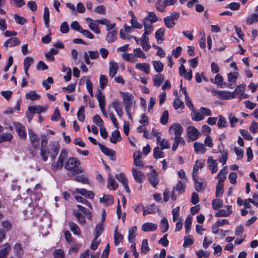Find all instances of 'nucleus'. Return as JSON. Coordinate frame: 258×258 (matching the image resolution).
Masks as SVG:
<instances>
[{"mask_svg": "<svg viewBox=\"0 0 258 258\" xmlns=\"http://www.w3.org/2000/svg\"><path fill=\"white\" fill-rule=\"evenodd\" d=\"M183 131L181 125L179 123H173L170 125L169 132L171 134L173 133L175 135L174 142L173 145H178L179 144H184L185 143L183 139L181 137V135Z\"/></svg>", "mask_w": 258, "mask_h": 258, "instance_id": "obj_1", "label": "nucleus"}, {"mask_svg": "<svg viewBox=\"0 0 258 258\" xmlns=\"http://www.w3.org/2000/svg\"><path fill=\"white\" fill-rule=\"evenodd\" d=\"M77 207L78 208V210H73V214L77 218L80 224L84 225L86 223V220L85 217L82 214L81 212H82L84 215H86L89 220H91V212L86 208L80 205H78Z\"/></svg>", "mask_w": 258, "mask_h": 258, "instance_id": "obj_2", "label": "nucleus"}, {"mask_svg": "<svg viewBox=\"0 0 258 258\" xmlns=\"http://www.w3.org/2000/svg\"><path fill=\"white\" fill-rule=\"evenodd\" d=\"M80 165V161L76 158L71 157L68 159L66 164L65 168L68 170L73 171L75 173L83 172V170L78 166Z\"/></svg>", "mask_w": 258, "mask_h": 258, "instance_id": "obj_3", "label": "nucleus"}, {"mask_svg": "<svg viewBox=\"0 0 258 258\" xmlns=\"http://www.w3.org/2000/svg\"><path fill=\"white\" fill-rule=\"evenodd\" d=\"M67 157L68 154L67 151L65 150H62L60 152L57 161L52 164V169L55 171L61 169L63 165L64 161Z\"/></svg>", "mask_w": 258, "mask_h": 258, "instance_id": "obj_4", "label": "nucleus"}, {"mask_svg": "<svg viewBox=\"0 0 258 258\" xmlns=\"http://www.w3.org/2000/svg\"><path fill=\"white\" fill-rule=\"evenodd\" d=\"M123 103L125 105V110H131L134 103V96L128 92H120Z\"/></svg>", "mask_w": 258, "mask_h": 258, "instance_id": "obj_5", "label": "nucleus"}, {"mask_svg": "<svg viewBox=\"0 0 258 258\" xmlns=\"http://www.w3.org/2000/svg\"><path fill=\"white\" fill-rule=\"evenodd\" d=\"M187 141L188 142L196 140L200 136L198 130L194 126H189L186 128Z\"/></svg>", "mask_w": 258, "mask_h": 258, "instance_id": "obj_6", "label": "nucleus"}, {"mask_svg": "<svg viewBox=\"0 0 258 258\" xmlns=\"http://www.w3.org/2000/svg\"><path fill=\"white\" fill-rule=\"evenodd\" d=\"M147 178L151 184L154 187L159 183V179L158 177V173L155 170H153L148 173Z\"/></svg>", "mask_w": 258, "mask_h": 258, "instance_id": "obj_7", "label": "nucleus"}, {"mask_svg": "<svg viewBox=\"0 0 258 258\" xmlns=\"http://www.w3.org/2000/svg\"><path fill=\"white\" fill-rule=\"evenodd\" d=\"M214 95L221 100H228L234 98L233 94L228 91H216L214 92Z\"/></svg>", "mask_w": 258, "mask_h": 258, "instance_id": "obj_8", "label": "nucleus"}, {"mask_svg": "<svg viewBox=\"0 0 258 258\" xmlns=\"http://www.w3.org/2000/svg\"><path fill=\"white\" fill-rule=\"evenodd\" d=\"M14 125L19 137L22 139H26L27 134L25 126L19 122L15 123Z\"/></svg>", "mask_w": 258, "mask_h": 258, "instance_id": "obj_9", "label": "nucleus"}, {"mask_svg": "<svg viewBox=\"0 0 258 258\" xmlns=\"http://www.w3.org/2000/svg\"><path fill=\"white\" fill-rule=\"evenodd\" d=\"M115 177L119 182H121L122 184L126 191L127 193H130V190L128 186L127 179L125 177L124 174L122 173L117 174L115 175Z\"/></svg>", "mask_w": 258, "mask_h": 258, "instance_id": "obj_10", "label": "nucleus"}, {"mask_svg": "<svg viewBox=\"0 0 258 258\" xmlns=\"http://www.w3.org/2000/svg\"><path fill=\"white\" fill-rule=\"evenodd\" d=\"M132 172L135 180L139 182H142L145 179V175L141 171H138L135 168L132 169Z\"/></svg>", "mask_w": 258, "mask_h": 258, "instance_id": "obj_11", "label": "nucleus"}, {"mask_svg": "<svg viewBox=\"0 0 258 258\" xmlns=\"http://www.w3.org/2000/svg\"><path fill=\"white\" fill-rule=\"evenodd\" d=\"M36 150H39V146H33ZM40 155L41 156L43 160V161H45L47 160L48 156L49 155L50 152L48 148V146H41L40 147Z\"/></svg>", "mask_w": 258, "mask_h": 258, "instance_id": "obj_12", "label": "nucleus"}, {"mask_svg": "<svg viewBox=\"0 0 258 258\" xmlns=\"http://www.w3.org/2000/svg\"><path fill=\"white\" fill-rule=\"evenodd\" d=\"M170 146H156L153 150V156L155 159H159L164 157L162 150L169 148Z\"/></svg>", "mask_w": 258, "mask_h": 258, "instance_id": "obj_13", "label": "nucleus"}, {"mask_svg": "<svg viewBox=\"0 0 258 258\" xmlns=\"http://www.w3.org/2000/svg\"><path fill=\"white\" fill-rule=\"evenodd\" d=\"M111 106L115 110L116 113L119 117H122L123 115V112L120 103L117 101V99L114 100L111 104Z\"/></svg>", "mask_w": 258, "mask_h": 258, "instance_id": "obj_14", "label": "nucleus"}, {"mask_svg": "<svg viewBox=\"0 0 258 258\" xmlns=\"http://www.w3.org/2000/svg\"><path fill=\"white\" fill-rule=\"evenodd\" d=\"M20 44L21 41L17 37H12L4 43V46L7 48L19 45Z\"/></svg>", "mask_w": 258, "mask_h": 258, "instance_id": "obj_15", "label": "nucleus"}, {"mask_svg": "<svg viewBox=\"0 0 258 258\" xmlns=\"http://www.w3.org/2000/svg\"><path fill=\"white\" fill-rule=\"evenodd\" d=\"M142 22L144 26L145 34H151L153 31V23L149 21V20H147V18H144Z\"/></svg>", "mask_w": 258, "mask_h": 258, "instance_id": "obj_16", "label": "nucleus"}, {"mask_svg": "<svg viewBox=\"0 0 258 258\" xmlns=\"http://www.w3.org/2000/svg\"><path fill=\"white\" fill-rule=\"evenodd\" d=\"M76 192L80 194L89 199H93L94 197V194L92 191L87 190L85 188H77L76 189Z\"/></svg>", "mask_w": 258, "mask_h": 258, "instance_id": "obj_17", "label": "nucleus"}, {"mask_svg": "<svg viewBox=\"0 0 258 258\" xmlns=\"http://www.w3.org/2000/svg\"><path fill=\"white\" fill-rule=\"evenodd\" d=\"M209 168L211 170V173L214 174L218 170V164L216 160H214L211 157H209L207 160Z\"/></svg>", "mask_w": 258, "mask_h": 258, "instance_id": "obj_18", "label": "nucleus"}, {"mask_svg": "<svg viewBox=\"0 0 258 258\" xmlns=\"http://www.w3.org/2000/svg\"><path fill=\"white\" fill-rule=\"evenodd\" d=\"M137 227L136 226H134L130 227L128 231V240L130 242L132 243H135V238L136 236Z\"/></svg>", "mask_w": 258, "mask_h": 258, "instance_id": "obj_19", "label": "nucleus"}, {"mask_svg": "<svg viewBox=\"0 0 258 258\" xmlns=\"http://www.w3.org/2000/svg\"><path fill=\"white\" fill-rule=\"evenodd\" d=\"M225 178H222L218 180L217 185L216 186V197H219L222 196L223 193V182Z\"/></svg>", "mask_w": 258, "mask_h": 258, "instance_id": "obj_20", "label": "nucleus"}, {"mask_svg": "<svg viewBox=\"0 0 258 258\" xmlns=\"http://www.w3.org/2000/svg\"><path fill=\"white\" fill-rule=\"evenodd\" d=\"M157 228V225L152 223H145L142 226V230L144 232L154 231Z\"/></svg>", "mask_w": 258, "mask_h": 258, "instance_id": "obj_21", "label": "nucleus"}, {"mask_svg": "<svg viewBox=\"0 0 258 258\" xmlns=\"http://www.w3.org/2000/svg\"><path fill=\"white\" fill-rule=\"evenodd\" d=\"M107 185L108 188L113 190H115L118 187V183L113 179V176L110 173H109L108 174V182Z\"/></svg>", "mask_w": 258, "mask_h": 258, "instance_id": "obj_22", "label": "nucleus"}, {"mask_svg": "<svg viewBox=\"0 0 258 258\" xmlns=\"http://www.w3.org/2000/svg\"><path fill=\"white\" fill-rule=\"evenodd\" d=\"M121 140L120 133L118 130H114L111 133L110 137V141L112 144H116L117 142Z\"/></svg>", "mask_w": 258, "mask_h": 258, "instance_id": "obj_23", "label": "nucleus"}, {"mask_svg": "<svg viewBox=\"0 0 258 258\" xmlns=\"http://www.w3.org/2000/svg\"><path fill=\"white\" fill-rule=\"evenodd\" d=\"M135 68L140 71H143L146 74H150V65L147 63H136Z\"/></svg>", "mask_w": 258, "mask_h": 258, "instance_id": "obj_24", "label": "nucleus"}, {"mask_svg": "<svg viewBox=\"0 0 258 258\" xmlns=\"http://www.w3.org/2000/svg\"><path fill=\"white\" fill-rule=\"evenodd\" d=\"M192 178L194 181V186L197 191L200 192L205 188V185L202 181H199L197 179V176L193 175Z\"/></svg>", "mask_w": 258, "mask_h": 258, "instance_id": "obj_25", "label": "nucleus"}, {"mask_svg": "<svg viewBox=\"0 0 258 258\" xmlns=\"http://www.w3.org/2000/svg\"><path fill=\"white\" fill-rule=\"evenodd\" d=\"M95 96L98 101L99 107H105V98L103 93L98 90Z\"/></svg>", "mask_w": 258, "mask_h": 258, "instance_id": "obj_26", "label": "nucleus"}, {"mask_svg": "<svg viewBox=\"0 0 258 258\" xmlns=\"http://www.w3.org/2000/svg\"><path fill=\"white\" fill-rule=\"evenodd\" d=\"M118 64L114 62H111L109 63V76L111 78L114 77L116 74L118 70Z\"/></svg>", "mask_w": 258, "mask_h": 258, "instance_id": "obj_27", "label": "nucleus"}, {"mask_svg": "<svg viewBox=\"0 0 258 258\" xmlns=\"http://www.w3.org/2000/svg\"><path fill=\"white\" fill-rule=\"evenodd\" d=\"M165 29L161 28L155 32V38L158 44L161 43L163 41V37L164 34Z\"/></svg>", "mask_w": 258, "mask_h": 258, "instance_id": "obj_28", "label": "nucleus"}, {"mask_svg": "<svg viewBox=\"0 0 258 258\" xmlns=\"http://www.w3.org/2000/svg\"><path fill=\"white\" fill-rule=\"evenodd\" d=\"M113 197L111 195H104L100 199V202L105 204L106 206L113 204Z\"/></svg>", "mask_w": 258, "mask_h": 258, "instance_id": "obj_29", "label": "nucleus"}, {"mask_svg": "<svg viewBox=\"0 0 258 258\" xmlns=\"http://www.w3.org/2000/svg\"><path fill=\"white\" fill-rule=\"evenodd\" d=\"M104 226L102 223L98 224L94 230L95 240H96L101 234L104 230Z\"/></svg>", "mask_w": 258, "mask_h": 258, "instance_id": "obj_30", "label": "nucleus"}, {"mask_svg": "<svg viewBox=\"0 0 258 258\" xmlns=\"http://www.w3.org/2000/svg\"><path fill=\"white\" fill-rule=\"evenodd\" d=\"M117 32L116 30L109 31L107 34L106 40L108 43H112L117 38Z\"/></svg>", "mask_w": 258, "mask_h": 258, "instance_id": "obj_31", "label": "nucleus"}, {"mask_svg": "<svg viewBox=\"0 0 258 258\" xmlns=\"http://www.w3.org/2000/svg\"><path fill=\"white\" fill-rule=\"evenodd\" d=\"M114 244L118 245L120 242H121L123 239V235L118 232L117 227L115 228L114 234Z\"/></svg>", "mask_w": 258, "mask_h": 258, "instance_id": "obj_32", "label": "nucleus"}, {"mask_svg": "<svg viewBox=\"0 0 258 258\" xmlns=\"http://www.w3.org/2000/svg\"><path fill=\"white\" fill-rule=\"evenodd\" d=\"M154 85L159 87L163 82L164 76L163 75H155L153 77Z\"/></svg>", "mask_w": 258, "mask_h": 258, "instance_id": "obj_33", "label": "nucleus"}, {"mask_svg": "<svg viewBox=\"0 0 258 258\" xmlns=\"http://www.w3.org/2000/svg\"><path fill=\"white\" fill-rule=\"evenodd\" d=\"M191 110L192 111L191 113V118L193 120L198 121L204 119V117L203 116L201 112H199L196 111L195 108H194V110Z\"/></svg>", "mask_w": 258, "mask_h": 258, "instance_id": "obj_34", "label": "nucleus"}, {"mask_svg": "<svg viewBox=\"0 0 258 258\" xmlns=\"http://www.w3.org/2000/svg\"><path fill=\"white\" fill-rule=\"evenodd\" d=\"M26 98L32 101L39 100L40 96L37 94L35 91H30L26 94Z\"/></svg>", "mask_w": 258, "mask_h": 258, "instance_id": "obj_35", "label": "nucleus"}, {"mask_svg": "<svg viewBox=\"0 0 258 258\" xmlns=\"http://www.w3.org/2000/svg\"><path fill=\"white\" fill-rule=\"evenodd\" d=\"M101 151L106 155L113 157L115 156L114 151L108 148L106 146H99Z\"/></svg>", "mask_w": 258, "mask_h": 258, "instance_id": "obj_36", "label": "nucleus"}, {"mask_svg": "<svg viewBox=\"0 0 258 258\" xmlns=\"http://www.w3.org/2000/svg\"><path fill=\"white\" fill-rule=\"evenodd\" d=\"M185 184L182 182L181 181L179 180L178 183H177L175 187H174L173 189V191H177L178 192L179 194H182L185 191Z\"/></svg>", "mask_w": 258, "mask_h": 258, "instance_id": "obj_37", "label": "nucleus"}, {"mask_svg": "<svg viewBox=\"0 0 258 258\" xmlns=\"http://www.w3.org/2000/svg\"><path fill=\"white\" fill-rule=\"evenodd\" d=\"M153 66L154 70L157 73H160L163 70V64L159 60L153 61Z\"/></svg>", "mask_w": 258, "mask_h": 258, "instance_id": "obj_38", "label": "nucleus"}, {"mask_svg": "<svg viewBox=\"0 0 258 258\" xmlns=\"http://www.w3.org/2000/svg\"><path fill=\"white\" fill-rule=\"evenodd\" d=\"M28 134L32 144L38 143L39 138H38V136L32 130H28Z\"/></svg>", "mask_w": 258, "mask_h": 258, "instance_id": "obj_39", "label": "nucleus"}, {"mask_svg": "<svg viewBox=\"0 0 258 258\" xmlns=\"http://www.w3.org/2000/svg\"><path fill=\"white\" fill-rule=\"evenodd\" d=\"M157 206L155 204H152L147 207L146 209H144L143 215L145 216L148 214H152L155 213V210Z\"/></svg>", "mask_w": 258, "mask_h": 258, "instance_id": "obj_40", "label": "nucleus"}, {"mask_svg": "<svg viewBox=\"0 0 258 258\" xmlns=\"http://www.w3.org/2000/svg\"><path fill=\"white\" fill-rule=\"evenodd\" d=\"M78 120L81 122H83L85 119V107L81 106L77 114Z\"/></svg>", "mask_w": 258, "mask_h": 258, "instance_id": "obj_41", "label": "nucleus"}, {"mask_svg": "<svg viewBox=\"0 0 258 258\" xmlns=\"http://www.w3.org/2000/svg\"><path fill=\"white\" fill-rule=\"evenodd\" d=\"M43 18L46 27L48 28L49 26V11L47 7H45L44 9Z\"/></svg>", "mask_w": 258, "mask_h": 258, "instance_id": "obj_42", "label": "nucleus"}, {"mask_svg": "<svg viewBox=\"0 0 258 258\" xmlns=\"http://www.w3.org/2000/svg\"><path fill=\"white\" fill-rule=\"evenodd\" d=\"M71 230L73 232L74 234L80 235L81 233V230L79 226L74 222H70L69 223Z\"/></svg>", "mask_w": 258, "mask_h": 258, "instance_id": "obj_43", "label": "nucleus"}, {"mask_svg": "<svg viewBox=\"0 0 258 258\" xmlns=\"http://www.w3.org/2000/svg\"><path fill=\"white\" fill-rule=\"evenodd\" d=\"M223 81V78L222 76L220 74L216 75L214 80H213V79H211V82L219 85V86H220L221 88H222Z\"/></svg>", "mask_w": 258, "mask_h": 258, "instance_id": "obj_44", "label": "nucleus"}, {"mask_svg": "<svg viewBox=\"0 0 258 258\" xmlns=\"http://www.w3.org/2000/svg\"><path fill=\"white\" fill-rule=\"evenodd\" d=\"M238 73L237 72H230L228 74V81L229 83H235L237 79Z\"/></svg>", "mask_w": 258, "mask_h": 258, "instance_id": "obj_45", "label": "nucleus"}, {"mask_svg": "<svg viewBox=\"0 0 258 258\" xmlns=\"http://www.w3.org/2000/svg\"><path fill=\"white\" fill-rule=\"evenodd\" d=\"M122 57L123 58V59L132 62H135L137 60V59L134 55V54H133L132 53H125L122 54Z\"/></svg>", "mask_w": 258, "mask_h": 258, "instance_id": "obj_46", "label": "nucleus"}, {"mask_svg": "<svg viewBox=\"0 0 258 258\" xmlns=\"http://www.w3.org/2000/svg\"><path fill=\"white\" fill-rule=\"evenodd\" d=\"M223 206V201L221 199H216L212 201V207L214 210H217Z\"/></svg>", "mask_w": 258, "mask_h": 258, "instance_id": "obj_47", "label": "nucleus"}, {"mask_svg": "<svg viewBox=\"0 0 258 258\" xmlns=\"http://www.w3.org/2000/svg\"><path fill=\"white\" fill-rule=\"evenodd\" d=\"M204 167V164L202 162H200L197 161L193 167L192 176H197L198 170L202 169Z\"/></svg>", "mask_w": 258, "mask_h": 258, "instance_id": "obj_48", "label": "nucleus"}, {"mask_svg": "<svg viewBox=\"0 0 258 258\" xmlns=\"http://www.w3.org/2000/svg\"><path fill=\"white\" fill-rule=\"evenodd\" d=\"M192 222V217L188 216L185 221V234L189 232Z\"/></svg>", "mask_w": 258, "mask_h": 258, "instance_id": "obj_49", "label": "nucleus"}, {"mask_svg": "<svg viewBox=\"0 0 258 258\" xmlns=\"http://www.w3.org/2000/svg\"><path fill=\"white\" fill-rule=\"evenodd\" d=\"M34 59L32 57H26L24 60V69H29L31 65L33 63Z\"/></svg>", "mask_w": 258, "mask_h": 258, "instance_id": "obj_50", "label": "nucleus"}, {"mask_svg": "<svg viewBox=\"0 0 258 258\" xmlns=\"http://www.w3.org/2000/svg\"><path fill=\"white\" fill-rule=\"evenodd\" d=\"M164 22L165 25L168 28H172L175 25V23L173 20H171L169 18V17H168L167 16L164 18Z\"/></svg>", "mask_w": 258, "mask_h": 258, "instance_id": "obj_51", "label": "nucleus"}, {"mask_svg": "<svg viewBox=\"0 0 258 258\" xmlns=\"http://www.w3.org/2000/svg\"><path fill=\"white\" fill-rule=\"evenodd\" d=\"M145 18H147V20H149V21L153 23L158 21V18L156 16V14L153 12H149L148 13V15Z\"/></svg>", "mask_w": 258, "mask_h": 258, "instance_id": "obj_52", "label": "nucleus"}, {"mask_svg": "<svg viewBox=\"0 0 258 258\" xmlns=\"http://www.w3.org/2000/svg\"><path fill=\"white\" fill-rule=\"evenodd\" d=\"M30 109L35 113H40L43 112H45L46 109L43 107L39 105H36L34 106H29Z\"/></svg>", "mask_w": 258, "mask_h": 258, "instance_id": "obj_53", "label": "nucleus"}, {"mask_svg": "<svg viewBox=\"0 0 258 258\" xmlns=\"http://www.w3.org/2000/svg\"><path fill=\"white\" fill-rule=\"evenodd\" d=\"M161 223L162 224L160 227L161 230L164 233L167 231L169 228L167 219L165 217H163L161 220Z\"/></svg>", "mask_w": 258, "mask_h": 258, "instance_id": "obj_54", "label": "nucleus"}, {"mask_svg": "<svg viewBox=\"0 0 258 258\" xmlns=\"http://www.w3.org/2000/svg\"><path fill=\"white\" fill-rule=\"evenodd\" d=\"M108 79L107 77L103 75H101L99 78L100 87L101 89H104L108 83Z\"/></svg>", "mask_w": 258, "mask_h": 258, "instance_id": "obj_55", "label": "nucleus"}, {"mask_svg": "<svg viewBox=\"0 0 258 258\" xmlns=\"http://www.w3.org/2000/svg\"><path fill=\"white\" fill-rule=\"evenodd\" d=\"M75 199L76 201L78 202L81 203L83 204L86 205L87 206H88L90 209H92V205L90 202H89L87 200L85 199L84 198L77 196L75 197Z\"/></svg>", "mask_w": 258, "mask_h": 258, "instance_id": "obj_56", "label": "nucleus"}, {"mask_svg": "<svg viewBox=\"0 0 258 258\" xmlns=\"http://www.w3.org/2000/svg\"><path fill=\"white\" fill-rule=\"evenodd\" d=\"M258 21V13L257 14H253L250 17H248L246 19V23L248 25H250L253 22Z\"/></svg>", "mask_w": 258, "mask_h": 258, "instance_id": "obj_57", "label": "nucleus"}, {"mask_svg": "<svg viewBox=\"0 0 258 258\" xmlns=\"http://www.w3.org/2000/svg\"><path fill=\"white\" fill-rule=\"evenodd\" d=\"M150 250V248L148 246V241L146 239H144L142 243L141 250L142 253H146Z\"/></svg>", "mask_w": 258, "mask_h": 258, "instance_id": "obj_58", "label": "nucleus"}, {"mask_svg": "<svg viewBox=\"0 0 258 258\" xmlns=\"http://www.w3.org/2000/svg\"><path fill=\"white\" fill-rule=\"evenodd\" d=\"M173 105L175 109H178L179 108H183L184 107L183 102L178 98L174 99Z\"/></svg>", "mask_w": 258, "mask_h": 258, "instance_id": "obj_59", "label": "nucleus"}, {"mask_svg": "<svg viewBox=\"0 0 258 258\" xmlns=\"http://www.w3.org/2000/svg\"><path fill=\"white\" fill-rule=\"evenodd\" d=\"M14 250L16 253L17 255L19 257H21L23 255L24 252L20 244H15L14 246Z\"/></svg>", "mask_w": 258, "mask_h": 258, "instance_id": "obj_60", "label": "nucleus"}, {"mask_svg": "<svg viewBox=\"0 0 258 258\" xmlns=\"http://www.w3.org/2000/svg\"><path fill=\"white\" fill-rule=\"evenodd\" d=\"M10 249V245L8 243H6L4 245V248H3L0 250V256H6L7 257V254H8Z\"/></svg>", "mask_w": 258, "mask_h": 258, "instance_id": "obj_61", "label": "nucleus"}, {"mask_svg": "<svg viewBox=\"0 0 258 258\" xmlns=\"http://www.w3.org/2000/svg\"><path fill=\"white\" fill-rule=\"evenodd\" d=\"M169 114L168 111L165 110L163 111L161 117L160 118V122L162 124H166L168 120Z\"/></svg>", "mask_w": 258, "mask_h": 258, "instance_id": "obj_62", "label": "nucleus"}, {"mask_svg": "<svg viewBox=\"0 0 258 258\" xmlns=\"http://www.w3.org/2000/svg\"><path fill=\"white\" fill-rule=\"evenodd\" d=\"M13 138L12 135L10 133L4 134L0 136V143L5 141H10Z\"/></svg>", "mask_w": 258, "mask_h": 258, "instance_id": "obj_63", "label": "nucleus"}, {"mask_svg": "<svg viewBox=\"0 0 258 258\" xmlns=\"http://www.w3.org/2000/svg\"><path fill=\"white\" fill-rule=\"evenodd\" d=\"M96 22H91L89 24V28L96 34H99L100 33V29L98 25L96 23Z\"/></svg>", "mask_w": 258, "mask_h": 258, "instance_id": "obj_64", "label": "nucleus"}]
</instances>
